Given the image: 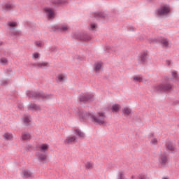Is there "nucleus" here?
<instances>
[{
    "instance_id": "obj_1",
    "label": "nucleus",
    "mask_w": 179,
    "mask_h": 179,
    "mask_svg": "<svg viewBox=\"0 0 179 179\" xmlns=\"http://www.w3.org/2000/svg\"><path fill=\"white\" fill-rule=\"evenodd\" d=\"M77 115L79 117L80 120H86L87 117H90V120L92 122H94V124H98V125H103V127L107 125L106 113L103 111L94 113L93 112L80 110L77 113Z\"/></svg>"
},
{
    "instance_id": "obj_2",
    "label": "nucleus",
    "mask_w": 179,
    "mask_h": 179,
    "mask_svg": "<svg viewBox=\"0 0 179 179\" xmlns=\"http://www.w3.org/2000/svg\"><path fill=\"white\" fill-rule=\"evenodd\" d=\"M38 152L36 154V159L40 163H45L47 162V152L50 149V145L48 143H41L38 145Z\"/></svg>"
},
{
    "instance_id": "obj_3",
    "label": "nucleus",
    "mask_w": 179,
    "mask_h": 179,
    "mask_svg": "<svg viewBox=\"0 0 179 179\" xmlns=\"http://www.w3.org/2000/svg\"><path fill=\"white\" fill-rule=\"evenodd\" d=\"M27 97L29 99H43V100H50L52 99L54 95L51 94H44L43 92H36L33 91H27L26 92Z\"/></svg>"
},
{
    "instance_id": "obj_4",
    "label": "nucleus",
    "mask_w": 179,
    "mask_h": 179,
    "mask_svg": "<svg viewBox=\"0 0 179 179\" xmlns=\"http://www.w3.org/2000/svg\"><path fill=\"white\" fill-rule=\"evenodd\" d=\"M73 38H76L77 40H82L83 41H89L92 39V36L87 34V32H79L76 31L72 34Z\"/></svg>"
},
{
    "instance_id": "obj_5",
    "label": "nucleus",
    "mask_w": 179,
    "mask_h": 179,
    "mask_svg": "<svg viewBox=\"0 0 179 179\" xmlns=\"http://www.w3.org/2000/svg\"><path fill=\"white\" fill-rule=\"evenodd\" d=\"M173 85L167 82H163L162 83L157 85L155 90L157 92H167L171 90Z\"/></svg>"
},
{
    "instance_id": "obj_6",
    "label": "nucleus",
    "mask_w": 179,
    "mask_h": 179,
    "mask_svg": "<svg viewBox=\"0 0 179 179\" xmlns=\"http://www.w3.org/2000/svg\"><path fill=\"white\" fill-rule=\"evenodd\" d=\"M54 29L57 31H60L61 33H66L69 30V25L66 22H62L58 24L54 25Z\"/></svg>"
},
{
    "instance_id": "obj_7",
    "label": "nucleus",
    "mask_w": 179,
    "mask_h": 179,
    "mask_svg": "<svg viewBox=\"0 0 179 179\" xmlns=\"http://www.w3.org/2000/svg\"><path fill=\"white\" fill-rule=\"evenodd\" d=\"M170 13V6L167 5L162 6L158 10H157V15L158 16H160L161 17H163L164 16H167Z\"/></svg>"
},
{
    "instance_id": "obj_8",
    "label": "nucleus",
    "mask_w": 179,
    "mask_h": 179,
    "mask_svg": "<svg viewBox=\"0 0 179 179\" xmlns=\"http://www.w3.org/2000/svg\"><path fill=\"white\" fill-rule=\"evenodd\" d=\"M94 99V96L93 94L87 93V94H82L79 96V100L82 103H86V101H92Z\"/></svg>"
},
{
    "instance_id": "obj_9",
    "label": "nucleus",
    "mask_w": 179,
    "mask_h": 179,
    "mask_svg": "<svg viewBox=\"0 0 179 179\" xmlns=\"http://www.w3.org/2000/svg\"><path fill=\"white\" fill-rule=\"evenodd\" d=\"M146 59H148V51L141 52L137 57V61H138L140 64H145Z\"/></svg>"
},
{
    "instance_id": "obj_10",
    "label": "nucleus",
    "mask_w": 179,
    "mask_h": 179,
    "mask_svg": "<svg viewBox=\"0 0 179 179\" xmlns=\"http://www.w3.org/2000/svg\"><path fill=\"white\" fill-rule=\"evenodd\" d=\"M33 66L35 68H41V69H46L50 66V64L46 62H38L33 64Z\"/></svg>"
},
{
    "instance_id": "obj_11",
    "label": "nucleus",
    "mask_w": 179,
    "mask_h": 179,
    "mask_svg": "<svg viewBox=\"0 0 179 179\" xmlns=\"http://www.w3.org/2000/svg\"><path fill=\"white\" fill-rule=\"evenodd\" d=\"M43 12L46 16H48V19H52L55 16V13H54V10L50 7H45L43 10Z\"/></svg>"
},
{
    "instance_id": "obj_12",
    "label": "nucleus",
    "mask_w": 179,
    "mask_h": 179,
    "mask_svg": "<svg viewBox=\"0 0 179 179\" xmlns=\"http://www.w3.org/2000/svg\"><path fill=\"white\" fill-rule=\"evenodd\" d=\"M78 141L76 140V137L75 136H68L64 139L65 145H73L76 143Z\"/></svg>"
},
{
    "instance_id": "obj_13",
    "label": "nucleus",
    "mask_w": 179,
    "mask_h": 179,
    "mask_svg": "<svg viewBox=\"0 0 179 179\" xmlns=\"http://www.w3.org/2000/svg\"><path fill=\"white\" fill-rule=\"evenodd\" d=\"M21 177H22V178H33L34 177V173L29 169H25L22 171Z\"/></svg>"
},
{
    "instance_id": "obj_14",
    "label": "nucleus",
    "mask_w": 179,
    "mask_h": 179,
    "mask_svg": "<svg viewBox=\"0 0 179 179\" xmlns=\"http://www.w3.org/2000/svg\"><path fill=\"white\" fill-rule=\"evenodd\" d=\"M169 162V159H167V156L166 155H161L158 159V163L160 166H164Z\"/></svg>"
},
{
    "instance_id": "obj_15",
    "label": "nucleus",
    "mask_w": 179,
    "mask_h": 179,
    "mask_svg": "<svg viewBox=\"0 0 179 179\" xmlns=\"http://www.w3.org/2000/svg\"><path fill=\"white\" fill-rule=\"evenodd\" d=\"M7 26H8V31H10L14 29H17L18 24H17V22L11 20L7 22Z\"/></svg>"
},
{
    "instance_id": "obj_16",
    "label": "nucleus",
    "mask_w": 179,
    "mask_h": 179,
    "mask_svg": "<svg viewBox=\"0 0 179 179\" xmlns=\"http://www.w3.org/2000/svg\"><path fill=\"white\" fill-rule=\"evenodd\" d=\"M54 5H68L69 0H50Z\"/></svg>"
},
{
    "instance_id": "obj_17",
    "label": "nucleus",
    "mask_w": 179,
    "mask_h": 179,
    "mask_svg": "<svg viewBox=\"0 0 179 179\" xmlns=\"http://www.w3.org/2000/svg\"><path fill=\"white\" fill-rule=\"evenodd\" d=\"M148 138H149V139L150 141L151 145H157V143H159V140H157V138H155V134L150 133L148 135Z\"/></svg>"
},
{
    "instance_id": "obj_18",
    "label": "nucleus",
    "mask_w": 179,
    "mask_h": 179,
    "mask_svg": "<svg viewBox=\"0 0 179 179\" xmlns=\"http://www.w3.org/2000/svg\"><path fill=\"white\" fill-rule=\"evenodd\" d=\"M97 29H99V25L96 22H90L88 26V30L90 31H97Z\"/></svg>"
},
{
    "instance_id": "obj_19",
    "label": "nucleus",
    "mask_w": 179,
    "mask_h": 179,
    "mask_svg": "<svg viewBox=\"0 0 179 179\" xmlns=\"http://www.w3.org/2000/svg\"><path fill=\"white\" fill-rule=\"evenodd\" d=\"M74 134L77 138H85V134H84V132L82 131V130H80V129H75Z\"/></svg>"
},
{
    "instance_id": "obj_20",
    "label": "nucleus",
    "mask_w": 179,
    "mask_h": 179,
    "mask_svg": "<svg viewBox=\"0 0 179 179\" xmlns=\"http://www.w3.org/2000/svg\"><path fill=\"white\" fill-rule=\"evenodd\" d=\"M3 12H9L12 10V4L10 3H6L3 5Z\"/></svg>"
},
{
    "instance_id": "obj_21",
    "label": "nucleus",
    "mask_w": 179,
    "mask_h": 179,
    "mask_svg": "<svg viewBox=\"0 0 179 179\" xmlns=\"http://www.w3.org/2000/svg\"><path fill=\"white\" fill-rule=\"evenodd\" d=\"M28 108L31 111H40L41 110L40 106L36 103H30L28 106Z\"/></svg>"
},
{
    "instance_id": "obj_22",
    "label": "nucleus",
    "mask_w": 179,
    "mask_h": 179,
    "mask_svg": "<svg viewBox=\"0 0 179 179\" xmlns=\"http://www.w3.org/2000/svg\"><path fill=\"white\" fill-rule=\"evenodd\" d=\"M57 80L59 83H62L66 80V75L62 73L59 74L57 78Z\"/></svg>"
},
{
    "instance_id": "obj_23",
    "label": "nucleus",
    "mask_w": 179,
    "mask_h": 179,
    "mask_svg": "<svg viewBox=\"0 0 179 179\" xmlns=\"http://www.w3.org/2000/svg\"><path fill=\"white\" fill-rule=\"evenodd\" d=\"M171 75L172 76L171 80L173 82H177V80H178V72H177V71L173 70L171 72Z\"/></svg>"
},
{
    "instance_id": "obj_24",
    "label": "nucleus",
    "mask_w": 179,
    "mask_h": 179,
    "mask_svg": "<svg viewBox=\"0 0 179 179\" xmlns=\"http://www.w3.org/2000/svg\"><path fill=\"white\" fill-rule=\"evenodd\" d=\"M122 113L123 115H124V117H129V115H131V108L128 107H124L122 108Z\"/></svg>"
},
{
    "instance_id": "obj_25",
    "label": "nucleus",
    "mask_w": 179,
    "mask_h": 179,
    "mask_svg": "<svg viewBox=\"0 0 179 179\" xmlns=\"http://www.w3.org/2000/svg\"><path fill=\"white\" fill-rule=\"evenodd\" d=\"M94 71L96 72V73H100V71H101V63H95L94 66Z\"/></svg>"
},
{
    "instance_id": "obj_26",
    "label": "nucleus",
    "mask_w": 179,
    "mask_h": 179,
    "mask_svg": "<svg viewBox=\"0 0 179 179\" xmlns=\"http://www.w3.org/2000/svg\"><path fill=\"white\" fill-rule=\"evenodd\" d=\"M121 110V105L115 103L111 106L112 113H118Z\"/></svg>"
},
{
    "instance_id": "obj_27",
    "label": "nucleus",
    "mask_w": 179,
    "mask_h": 179,
    "mask_svg": "<svg viewBox=\"0 0 179 179\" xmlns=\"http://www.w3.org/2000/svg\"><path fill=\"white\" fill-rule=\"evenodd\" d=\"M9 33L11 36H22V31L17 29L16 28L9 31Z\"/></svg>"
},
{
    "instance_id": "obj_28",
    "label": "nucleus",
    "mask_w": 179,
    "mask_h": 179,
    "mask_svg": "<svg viewBox=\"0 0 179 179\" xmlns=\"http://www.w3.org/2000/svg\"><path fill=\"white\" fill-rule=\"evenodd\" d=\"M95 17H106V14L104 11H96L94 13Z\"/></svg>"
},
{
    "instance_id": "obj_29",
    "label": "nucleus",
    "mask_w": 179,
    "mask_h": 179,
    "mask_svg": "<svg viewBox=\"0 0 179 179\" xmlns=\"http://www.w3.org/2000/svg\"><path fill=\"white\" fill-rule=\"evenodd\" d=\"M160 43L162 44L163 47H170V41L167 38H162Z\"/></svg>"
},
{
    "instance_id": "obj_30",
    "label": "nucleus",
    "mask_w": 179,
    "mask_h": 179,
    "mask_svg": "<svg viewBox=\"0 0 179 179\" xmlns=\"http://www.w3.org/2000/svg\"><path fill=\"white\" fill-rule=\"evenodd\" d=\"M3 138L6 141H12L13 139V134L9 132L5 133Z\"/></svg>"
},
{
    "instance_id": "obj_31",
    "label": "nucleus",
    "mask_w": 179,
    "mask_h": 179,
    "mask_svg": "<svg viewBox=\"0 0 179 179\" xmlns=\"http://www.w3.org/2000/svg\"><path fill=\"white\" fill-rule=\"evenodd\" d=\"M133 80L134 82H143V78L141 76H134L133 77Z\"/></svg>"
},
{
    "instance_id": "obj_32",
    "label": "nucleus",
    "mask_w": 179,
    "mask_h": 179,
    "mask_svg": "<svg viewBox=\"0 0 179 179\" xmlns=\"http://www.w3.org/2000/svg\"><path fill=\"white\" fill-rule=\"evenodd\" d=\"M34 44L36 47H38L39 48H41V47H44V41L41 40L36 41L34 42Z\"/></svg>"
},
{
    "instance_id": "obj_33",
    "label": "nucleus",
    "mask_w": 179,
    "mask_h": 179,
    "mask_svg": "<svg viewBox=\"0 0 179 179\" xmlns=\"http://www.w3.org/2000/svg\"><path fill=\"white\" fill-rule=\"evenodd\" d=\"M41 58V55L38 52H34L32 54V59H34V61H37L38 59H40Z\"/></svg>"
},
{
    "instance_id": "obj_34",
    "label": "nucleus",
    "mask_w": 179,
    "mask_h": 179,
    "mask_svg": "<svg viewBox=\"0 0 179 179\" xmlns=\"http://www.w3.org/2000/svg\"><path fill=\"white\" fill-rule=\"evenodd\" d=\"M30 138L31 136L28 133H24L22 135V141H29Z\"/></svg>"
},
{
    "instance_id": "obj_35",
    "label": "nucleus",
    "mask_w": 179,
    "mask_h": 179,
    "mask_svg": "<svg viewBox=\"0 0 179 179\" xmlns=\"http://www.w3.org/2000/svg\"><path fill=\"white\" fill-rule=\"evenodd\" d=\"M0 64L1 65H8V59L6 57H1Z\"/></svg>"
},
{
    "instance_id": "obj_36",
    "label": "nucleus",
    "mask_w": 179,
    "mask_h": 179,
    "mask_svg": "<svg viewBox=\"0 0 179 179\" xmlns=\"http://www.w3.org/2000/svg\"><path fill=\"white\" fill-rule=\"evenodd\" d=\"M86 169H93L94 167V164L92 162H87L85 164Z\"/></svg>"
},
{
    "instance_id": "obj_37",
    "label": "nucleus",
    "mask_w": 179,
    "mask_h": 179,
    "mask_svg": "<svg viewBox=\"0 0 179 179\" xmlns=\"http://www.w3.org/2000/svg\"><path fill=\"white\" fill-rule=\"evenodd\" d=\"M167 149H168V150H170L171 152H173L175 149L174 144H173V143H168Z\"/></svg>"
},
{
    "instance_id": "obj_38",
    "label": "nucleus",
    "mask_w": 179,
    "mask_h": 179,
    "mask_svg": "<svg viewBox=\"0 0 179 179\" xmlns=\"http://www.w3.org/2000/svg\"><path fill=\"white\" fill-rule=\"evenodd\" d=\"M117 179H127L125 178V174L124 173V172L122 171L119 172L117 176Z\"/></svg>"
},
{
    "instance_id": "obj_39",
    "label": "nucleus",
    "mask_w": 179,
    "mask_h": 179,
    "mask_svg": "<svg viewBox=\"0 0 179 179\" xmlns=\"http://www.w3.org/2000/svg\"><path fill=\"white\" fill-rule=\"evenodd\" d=\"M23 121L24 122V124H29V121H30V116L29 115H25L23 117Z\"/></svg>"
},
{
    "instance_id": "obj_40",
    "label": "nucleus",
    "mask_w": 179,
    "mask_h": 179,
    "mask_svg": "<svg viewBox=\"0 0 179 179\" xmlns=\"http://www.w3.org/2000/svg\"><path fill=\"white\" fill-rule=\"evenodd\" d=\"M149 43H150L151 44H155V43H157V41L156 40V38H150L148 40Z\"/></svg>"
},
{
    "instance_id": "obj_41",
    "label": "nucleus",
    "mask_w": 179,
    "mask_h": 179,
    "mask_svg": "<svg viewBox=\"0 0 179 179\" xmlns=\"http://www.w3.org/2000/svg\"><path fill=\"white\" fill-rule=\"evenodd\" d=\"M1 85H8V81L6 80H3L1 81Z\"/></svg>"
},
{
    "instance_id": "obj_42",
    "label": "nucleus",
    "mask_w": 179,
    "mask_h": 179,
    "mask_svg": "<svg viewBox=\"0 0 179 179\" xmlns=\"http://www.w3.org/2000/svg\"><path fill=\"white\" fill-rule=\"evenodd\" d=\"M141 179H149V178L144 176V177H142Z\"/></svg>"
},
{
    "instance_id": "obj_43",
    "label": "nucleus",
    "mask_w": 179,
    "mask_h": 179,
    "mask_svg": "<svg viewBox=\"0 0 179 179\" xmlns=\"http://www.w3.org/2000/svg\"><path fill=\"white\" fill-rule=\"evenodd\" d=\"M162 179H169V178H162Z\"/></svg>"
},
{
    "instance_id": "obj_44",
    "label": "nucleus",
    "mask_w": 179,
    "mask_h": 179,
    "mask_svg": "<svg viewBox=\"0 0 179 179\" xmlns=\"http://www.w3.org/2000/svg\"><path fill=\"white\" fill-rule=\"evenodd\" d=\"M2 45V42H0V45Z\"/></svg>"
},
{
    "instance_id": "obj_45",
    "label": "nucleus",
    "mask_w": 179,
    "mask_h": 179,
    "mask_svg": "<svg viewBox=\"0 0 179 179\" xmlns=\"http://www.w3.org/2000/svg\"><path fill=\"white\" fill-rule=\"evenodd\" d=\"M148 1H152V0H148Z\"/></svg>"
}]
</instances>
